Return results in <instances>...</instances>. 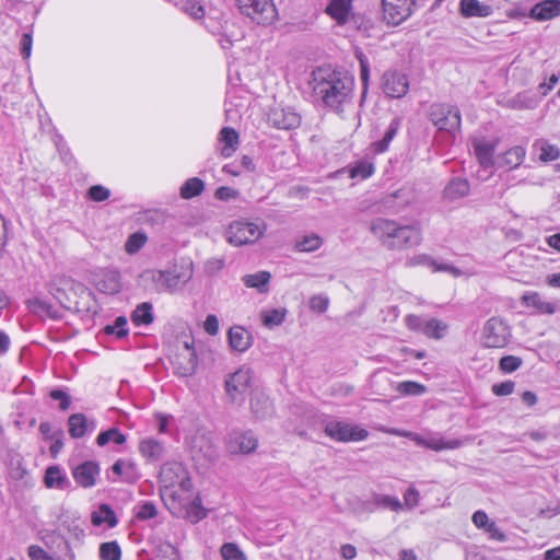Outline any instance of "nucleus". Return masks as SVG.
Instances as JSON below:
<instances>
[{
	"label": "nucleus",
	"mask_w": 560,
	"mask_h": 560,
	"mask_svg": "<svg viewBox=\"0 0 560 560\" xmlns=\"http://www.w3.org/2000/svg\"><path fill=\"white\" fill-rule=\"evenodd\" d=\"M69 434L73 439L82 438L88 431L95 429V422L89 421L83 413H73L68 419Z\"/></svg>",
	"instance_id": "5701e85b"
},
{
	"label": "nucleus",
	"mask_w": 560,
	"mask_h": 560,
	"mask_svg": "<svg viewBox=\"0 0 560 560\" xmlns=\"http://www.w3.org/2000/svg\"><path fill=\"white\" fill-rule=\"evenodd\" d=\"M272 409L270 399L259 392H255L250 398V410L258 419H262L270 415Z\"/></svg>",
	"instance_id": "cd10ccee"
},
{
	"label": "nucleus",
	"mask_w": 560,
	"mask_h": 560,
	"mask_svg": "<svg viewBox=\"0 0 560 560\" xmlns=\"http://www.w3.org/2000/svg\"><path fill=\"white\" fill-rule=\"evenodd\" d=\"M147 241L145 233H132L125 243V250L130 255L137 254L145 245Z\"/></svg>",
	"instance_id": "a19ab883"
},
{
	"label": "nucleus",
	"mask_w": 560,
	"mask_h": 560,
	"mask_svg": "<svg viewBox=\"0 0 560 560\" xmlns=\"http://www.w3.org/2000/svg\"><path fill=\"white\" fill-rule=\"evenodd\" d=\"M88 196L93 201H105L109 198L110 191L102 185H94L88 190Z\"/></svg>",
	"instance_id": "6e6d98bb"
},
{
	"label": "nucleus",
	"mask_w": 560,
	"mask_h": 560,
	"mask_svg": "<svg viewBox=\"0 0 560 560\" xmlns=\"http://www.w3.org/2000/svg\"><path fill=\"white\" fill-rule=\"evenodd\" d=\"M158 514V510L155 504L152 502H144L143 504L138 506L136 512V517L141 521H147L155 517Z\"/></svg>",
	"instance_id": "864d4df0"
},
{
	"label": "nucleus",
	"mask_w": 560,
	"mask_h": 560,
	"mask_svg": "<svg viewBox=\"0 0 560 560\" xmlns=\"http://www.w3.org/2000/svg\"><path fill=\"white\" fill-rule=\"evenodd\" d=\"M492 7L479 0H460L459 13L463 18H488L492 14Z\"/></svg>",
	"instance_id": "412c9836"
},
{
	"label": "nucleus",
	"mask_w": 560,
	"mask_h": 560,
	"mask_svg": "<svg viewBox=\"0 0 560 560\" xmlns=\"http://www.w3.org/2000/svg\"><path fill=\"white\" fill-rule=\"evenodd\" d=\"M252 371L248 368H241L225 380V392L234 404H242L245 393L250 386Z\"/></svg>",
	"instance_id": "6e6552de"
},
{
	"label": "nucleus",
	"mask_w": 560,
	"mask_h": 560,
	"mask_svg": "<svg viewBox=\"0 0 560 560\" xmlns=\"http://www.w3.org/2000/svg\"><path fill=\"white\" fill-rule=\"evenodd\" d=\"M482 343L487 348H503L511 338V329L501 317L489 318L482 328Z\"/></svg>",
	"instance_id": "20e7f679"
},
{
	"label": "nucleus",
	"mask_w": 560,
	"mask_h": 560,
	"mask_svg": "<svg viewBox=\"0 0 560 560\" xmlns=\"http://www.w3.org/2000/svg\"><path fill=\"white\" fill-rule=\"evenodd\" d=\"M428 116L439 132L453 139L459 136L462 116L456 106L446 103H434L430 106Z\"/></svg>",
	"instance_id": "7ed1b4c3"
},
{
	"label": "nucleus",
	"mask_w": 560,
	"mask_h": 560,
	"mask_svg": "<svg viewBox=\"0 0 560 560\" xmlns=\"http://www.w3.org/2000/svg\"><path fill=\"white\" fill-rule=\"evenodd\" d=\"M45 485L48 488L66 489L70 486V481L58 466H50L46 469Z\"/></svg>",
	"instance_id": "7c9ffc66"
},
{
	"label": "nucleus",
	"mask_w": 560,
	"mask_h": 560,
	"mask_svg": "<svg viewBox=\"0 0 560 560\" xmlns=\"http://www.w3.org/2000/svg\"><path fill=\"white\" fill-rule=\"evenodd\" d=\"M351 3L352 0H330L325 12L335 20L338 25H346L354 19Z\"/></svg>",
	"instance_id": "6ab92c4d"
},
{
	"label": "nucleus",
	"mask_w": 560,
	"mask_h": 560,
	"mask_svg": "<svg viewBox=\"0 0 560 560\" xmlns=\"http://www.w3.org/2000/svg\"><path fill=\"white\" fill-rule=\"evenodd\" d=\"M228 234L231 244L242 246L258 241L262 235V230L256 223L236 221L230 225Z\"/></svg>",
	"instance_id": "9b49d317"
},
{
	"label": "nucleus",
	"mask_w": 560,
	"mask_h": 560,
	"mask_svg": "<svg viewBox=\"0 0 560 560\" xmlns=\"http://www.w3.org/2000/svg\"><path fill=\"white\" fill-rule=\"evenodd\" d=\"M401 435L409 438L418 446L427 447L429 450L436 452L443 450H455L464 445V441L460 439L444 440L443 438L436 435L424 438L413 432H406L402 433Z\"/></svg>",
	"instance_id": "ddd939ff"
},
{
	"label": "nucleus",
	"mask_w": 560,
	"mask_h": 560,
	"mask_svg": "<svg viewBox=\"0 0 560 560\" xmlns=\"http://www.w3.org/2000/svg\"><path fill=\"white\" fill-rule=\"evenodd\" d=\"M470 191V184L466 178L454 177L445 186L443 195L448 200L466 197Z\"/></svg>",
	"instance_id": "393cba45"
},
{
	"label": "nucleus",
	"mask_w": 560,
	"mask_h": 560,
	"mask_svg": "<svg viewBox=\"0 0 560 560\" xmlns=\"http://www.w3.org/2000/svg\"><path fill=\"white\" fill-rule=\"evenodd\" d=\"M415 201V192L409 187L399 188L385 195L382 200V207L390 213H399Z\"/></svg>",
	"instance_id": "4468645a"
},
{
	"label": "nucleus",
	"mask_w": 560,
	"mask_h": 560,
	"mask_svg": "<svg viewBox=\"0 0 560 560\" xmlns=\"http://www.w3.org/2000/svg\"><path fill=\"white\" fill-rule=\"evenodd\" d=\"M94 283L100 292L116 294L121 289L120 273L117 270H102L96 276Z\"/></svg>",
	"instance_id": "aec40b11"
},
{
	"label": "nucleus",
	"mask_w": 560,
	"mask_h": 560,
	"mask_svg": "<svg viewBox=\"0 0 560 560\" xmlns=\"http://www.w3.org/2000/svg\"><path fill=\"white\" fill-rule=\"evenodd\" d=\"M139 451L149 460H159L164 454V446L154 439H144L139 444Z\"/></svg>",
	"instance_id": "2f4dec72"
},
{
	"label": "nucleus",
	"mask_w": 560,
	"mask_h": 560,
	"mask_svg": "<svg viewBox=\"0 0 560 560\" xmlns=\"http://www.w3.org/2000/svg\"><path fill=\"white\" fill-rule=\"evenodd\" d=\"M121 549L117 541L103 542L100 546L101 560H120Z\"/></svg>",
	"instance_id": "79ce46f5"
},
{
	"label": "nucleus",
	"mask_w": 560,
	"mask_h": 560,
	"mask_svg": "<svg viewBox=\"0 0 560 560\" xmlns=\"http://www.w3.org/2000/svg\"><path fill=\"white\" fill-rule=\"evenodd\" d=\"M152 304L143 302L139 304L131 314V320L135 325H149L153 322Z\"/></svg>",
	"instance_id": "f704fd0d"
},
{
	"label": "nucleus",
	"mask_w": 560,
	"mask_h": 560,
	"mask_svg": "<svg viewBox=\"0 0 560 560\" xmlns=\"http://www.w3.org/2000/svg\"><path fill=\"white\" fill-rule=\"evenodd\" d=\"M374 172V166L368 161H359L354 166L350 168L351 178L365 179L370 177Z\"/></svg>",
	"instance_id": "de8ad7c7"
},
{
	"label": "nucleus",
	"mask_w": 560,
	"mask_h": 560,
	"mask_svg": "<svg viewBox=\"0 0 560 560\" xmlns=\"http://www.w3.org/2000/svg\"><path fill=\"white\" fill-rule=\"evenodd\" d=\"M425 319L418 315L409 314L405 317L406 326L413 331L422 332Z\"/></svg>",
	"instance_id": "052dcab7"
},
{
	"label": "nucleus",
	"mask_w": 560,
	"mask_h": 560,
	"mask_svg": "<svg viewBox=\"0 0 560 560\" xmlns=\"http://www.w3.org/2000/svg\"><path fill=\"white\" fill-rule=\"evenodd\" d=\"M508 106L513 109H529L536 106V101L525 93H518L508 100Z\"/></svg>",
	"instance_id": "c03bdc74"
},
{
	"label": "nucleus",
	"mask_w": 560,
	"mask_h": 560,
	"mask_svg": "<svg viewBox=\"0 0 560 560\" xmlns=\"http://www.w3.org/2000/svg\"><path fill=\"white\" fill-rule=\"evenodd\" d=\"M141 279L144 283L150 284V289L158 292H167L165 284V277L163 270H145L141 273Z\"/></svg>",
	"instance_id": "473e14b6"
},
{
	"label": "nucleus",
	"mask_w": 560,
	"mask_h": 560,
	"mask_svg": "<svg viewBox=\"0 0 560 560\" xmlns=\"http://www.w3.org/2000/svg\"><path fill=\"white\" fill-rule=\"evenodd\" d=\"M270 279L271 275L268 271H258L242 277V281L247 288L256 289L259 293L268 292Z\"/></svg>",
	"instance_id": "bb28decb"
},
{
	"label": "nucleus",
	"mask_w": 560,
	"mask_h": 560,
	"mask_svg": "<svg viewBox=\"0 0 560 560\" xmlns=\"http://www.w3.org/2000/svg\"><path fill=\"white\" fill-rule=\"evenodd\" d=\"M374 502L378 506L389 509L395 512L402 510V503L395 497L376 494L374 497Z\"/></svg>",
	"instance_id": "09e8293b"
},
{
	"label": "nucleus",
	"mask_w": 560,
	"mask_h": 560,
	"mask_svg": "<svg viewBox=\"0 0 560 560\" xmlns=\"http://www.w3.org/2000/svg\"><path fill=\"white\" fill-rule=\"evenodd\" d=\"M242 13L246 14L257 24H267L271 22L276 14V9L271 0H237Z\"/></svg>",
	"instance_id": "9d476101"
},
{
	"label": "nucleus",
	"mask_w": 560,
	"mask_h": 560,
	"mask_svg": "<svg viewBox=\"0 0 560 560\" xmlns=\"http://www.w3.org/2000/svg\"><path fill=\"white\" fill-rule=\"evenodd\" d=\"M33 36L32 32L24 33L20 40L21 55L24 59H28L32 52Z\"/></svg>",
	"instance_id": "bf43d9fd"
},
{
	"label": "nucleus",
	"mask_w": 560,
	"mask_h": 560,
	"mask_svg": "<svg viewBox=\"0 0 560 560\" xmlns=\"http://www.w3.org/2000/svg\"><path fill=\"white\" fill-rule=\"evenodd\" d=\"M160 551L164 556L156 555L152 560H178L177 550L171 544H165L160 547Z\"/></svg>",
	"instance_id": "680f3d73"
},
{
	"label": "nucleus",
	"mask_w": 560,
	"mask_h": 560,
	"mask_svg": "<svg viewBox=\"0 0 560 560\" xmlns=\"http://www.w3.org/2000/svg\"><path fill=\"white\" fill-rule=\"evenodd\" d=\"M51 284H54L55 287H58L60 290H63L68 293V291H71L77 283L70 277L60 276V277H56L51 281Z\"/></svg>",
	"instance_id": "338daca9"
},
{
	"label": "nucleus",
	"mask_w": 560,
	"mask_h": 560,
	"mask_svg": "<svg viewBox=\"0 0 560 560\" xmlns=\"http://www.w3.org/2000/svg\"><path fill=\"white\" fill-rule=\"evenodd\" d=\"M203 329L210 336H215L219 332V319L215 315L210 314L203 323Z\"/></svg>",
	"instance_id": "774afa93"
},
{
	"label": "nucleus",
	"mask_w": 560,
	"mask_h": 560,
	"mask_svg": "<svg viewBox=\"0 0 560 560\" xmlns=\"http://www.w3.org/2000/svg\"><path fill=\"white\" fill-rule=\"evenodd\" d=\"M396 389L399 394L405 396H420L427 390L424 385L413 381L400 382L398 383Z\"/></svg>",
	"instance_id": "37998d69"
},
{
	"label": "nucleus",
	"mask_w": 560,
	"mask_h": 560,
	"mask_svg": "<svg viewBox=\"0 0 560 560\" xmlns=\"http://www.w3.org/2000/svg\"><path fill=\"white\" fill-rule=\"evenodd\" d=\"M174 372L183 377L190 376L195 373L198 360L195 349L185 342L184 350L177 353L172 360Z\"/></svg>",
	"instance_id": "dca6fc26"
},
{
	"label": "nucleus",
	"mask_w": 560,
	"mask_h": 560,
	"mask_svg": "<svg viewBox=\"0 0 560 560\" xmlns=\"http://www.w3.org/2000/svg\"><path fill=\"white\" fill-rule=\"evenodd\" d=\"M515 384L512 381H505L492 386V392L497 396H506L513 393Z\"/></svg>",
	"instance_id": "0e129e2a"
},
{
	"label": "nucleus",
	"mask_w": 560,
	"mask_h": 560,
	"mask_svg": "<svg viewBox=\"0 0 560 560\" xmlns=\"http://www.w3.org/2000/svg\"><path fill=\"white\" fill-rule=\"evenodd\" d=\"M98 475L100 466L93 460L83 462L72 470L73 479L83 488H92L95 486Z\"/></svg>",
	"instance_id": "a211bd4d"
},
{
	"label": "nucleus",
	"mask_w": 560,
	"mask_h": 560,
	"mask_svg": "<svg viewBox=\"0 0 560 560\" xmlns=\"http://www.w3.org/2000/svg\"><path fill=\"white\" fill-rule=\"evenodd\" d=\"M384 20L388 25H399L406 21L416 8L415 0H382Z\"/></svg>",
	"instance_id": "1a4fd4ad"
},
{
	"label": "nucleus",
	"mask_w": 560,
	"mask_h": 560,
	"mask_svg": "<svg viewBox=\"0 0 560 560\" xmlns=\"http://www.w3.org/2000/svg\"><path fill=\"white\" fill-rule=\"evenodd\" d=\"M176 7L195 20H201L205 16V9L197 0H178Z\"/></svg>",
	"instance_id": "c9c22d12"
},
{
	"label": "nucleus",
	"mask_w": 560,
	"mask_h": 560,
	"mask_svg": "<svg viewBox=\"0 0 560 560\" xmlns=\"http://www.w3.org/2000/svg\"><path fill=\"white\" fill-rule=\"evenodd\" d=\"M329 299L324 294L313 295L310 299V308L313 312L325 313L328 308Z\"/></svg>",
	"instance_id": "4d7b16f0"
},
{
	"label": "nucleus",
	"mask_w": 560,
	"mask_h": 560,
	"mask_svg": "<svg viewBox=\"0 0 560 560\" xmlns=\"http://www.w3.org/2000/svg\"><path fill=\"white\" fill-rule=\"evenodd\" d=\"M165 277V287L168 293L182 289L192 277V264L182 260L174 264L171 268L163 270Z\"/></svg>",
	"instance_id": "f8f14e48"
},
{
	"label": "nucleus",
	"mask_w": 560,
	"mask_h": 560,
	"mask_svg": "<svg viewBox=\"0 0 560 560\" xmlns=\"http://www.w3.org/2000/svg\"><path fill=\"white\" fill-rule=\"evenodd\" d=\"M447 328L448 326L444 322L436 318H431L425 320L422 334L428 338L439 340L445 336Z\"/></svg>",
	"instance_id": "72a5a7b5"
},
{
	"label": "nucleus",
	"mask_w": 560,
	"mask_h": 560,
	"mask_svg": "<svg viewBox=\"0 0 560 560\" xmlns=\"http://www.w3.org/2000/svg\"><path fill=\"white\" fill-rule=\"evenodd\" d=\"M27 305L33 313L38 315H47L52 319H58L60 317L58 311L52 310V306L49 303L40 299L35 298L33 300H28Z\"/></svg>",
	"instance_id": "4c0bfd02"
},
{
	"label": "nucleus",
	"mask_w": 560,
	"mask_h": 560,
	"mask_svg": "<svg viewBox=\"0 0 560 560\" xmlns=\"http://www.w3.org/2000/svg\"><path fill=\"white\" fill-rule=\"evenodd\" d=\"M109 441L121 445L126 442V435L122 434L119 429L110 428L97 435L96 443L98 446H105Z\"/></svg>",
	"instance_id": "58836bf2"
},
{
	"label": "nucleus",
	"mask_w": 560,
	"mask_h": 560,
	"mask_svg": "<svg viewBox=\"0 0 560 560\" xmlns=\"http://www.w3.org/2000/svg\"><path fill=\"white\" fill-rule=\"evenodd\" d=\"M371 233L389 250H406L422 242V230L418 222L400 224L395 220L376 218L370 223Z\"/></svg>",
	"instance_id": "f03ea898"
},
{
	"label": "nucleus",
	"mask_w": 560,
	"mask_h": 560,
	"mask_svg": "<svg viewBox=\"0 0 560 560\" xmlns=\"http://www.w3.org/2000/svg\"><path fill=\"white\" fill-rule=\"evenodd\" d=\"M268 122L283 130L295 129L301 124V117L291 108H273L268 115Z\"/></svg>",
	"instance_id": "f3484780"
},
{
	"label": "nucleus",
	"mask_w": 560,
	"mask_h": 560,
	"mask_svg": "<svg viewBox=\"0 0 560 560\" xmlns=\"http://www.w3.org/2000/svg\"><path fill=\"white\" fill-rule=\"evenodd\" d=\"M224 265H225L224 258H218V257L210 258L205 264V272L208 276H214L220 270L223 269Z\"/></svg>",
	"instance_id": "13d9d810"
},
{
	"label": "nucleus",
	"mask_w": 560,
	"mask_h": 560,
	"mask_svg": "<svg viewBox=\"0 0 560 560\" xmlns=\"http://www.w3.org/2000/svg\"><path fill=\"white\" fill-rule=\"evenodd\" d=\"M560 15V0H544L530 10V16L537 21H547Z\"/></svg>",
	"instance_id": "4be33fe9"
},
{
	"label": "nucleus",
	"mask_w": 560,
	"mask_h": 560,
	"mask_svg": "<svg viewBox=\"0 0 560 560\" xmlns=\"http://www.w3.org/2000/svg\"><path fill=\"white\" fill-rule=\"evenodd\" d=\"M313 91L325 106L340 114L351 103L353 80L342 72L318 68L313 72Z\"/></svg>",
	"instance_id": "f257e3e1"
},
{
	"label": "nucleus",
	"mask_w": 560,
	"mask_h": 560,
	"mask_svg": "<svg viewBox=\"0 0 560 560\" xmlns=\"http://www.w3.org/2000/svg\"><path fill=\"white\" fill-rule=\"evenodd\" d=\"M287 311L284 308H273L261 313V319L266 327H273L281 325L285 319Z\"/></svg>",
	"instance_id": "ea45409f"
},
{
	"label": "nucleus",
	"mask_w": 560,
	"mask_h": 560,
	"mask_svg": "<svg viewBox=\"0 0 560 560\" xmlns=\"http://www.w3.org/2000/svg\"><path fill=\"white\" fill-rule=\"evenodd\" d=\"M324 432L337 442L362 441L368 436V431L349 422L330 420L324 425Z\"/></svg>",
	"instance_id": "423d86ee"
},
{
	"label": "nucleus",
	"mask_w": 560,
	"mask_h": 560,
	"mask_svg": "<svg viewBox=\"0 0 560 560\" xmlns=\"http://www.w3.org/2000/svg\"><path fill=\"white\" fill-rule=\"evenodd\" d=\"M28 557L31 560H55L42 547L32 545L28 547Z\"/></svg>",
	"instance_id": "69168bd1"
},
{
	"label": "nucleus",
	"mask_w": 560,
	"mask_h": 560,
	"mask_svg": "<svg viewBox=\"0 0 560 560\" xmlns=\"http://www.w3.org/2000/svg\"><path fill=\"white\" fill-rule=\"evenodd\" d=\"M199 443V445H196V447H198V451L203 454L205 458L208 462H214L218 457V452L213 444L206 439H201Z\"/></svg>",
	"instance_id": "5fc2aeb1"
},
{
	"label": "nucleus",
	"mask_w": 560,
	"mask_h": 560,
	"mask_svg": "<svg viewBox=\"0 0 560 560\" xmlns=\"http://www.w3.org/2000/svg\"><path fill=\"white\" fill-rule=\"evenodd\" d=\"M522 363L523 361L518 357L505 355L501 358L499 366L503 372L511 373L516 371L522 365Z\"/></svg>",
	"instance_id": "603ef678"
},
{
	"label": "nucleus",
	"mask_w": 560,
	"mask_h": 560,
	"mask_svg": "<svg viewBox=\"0 0 560 560\" xmlns=\"http://www.w3.org/2000/svg\"><path fill=\"white\" fill-rule=\"evenodd\" d=\"M105 332L108 335L115 334L117 338H124L128 334L127 329V319L124 316H118L113 325H107L104 328Z\"/></svg>",
	"instance_id": "8fccbe9b"
},
{
	"label": "nucleus",
	"mask_w": 560,
	"mask_h": 560,
	"mask_svg": "<svg viewBox=\"0 0 560 560\" xmlns=\"http://www.w3.org/2000/svg\"><path fill=\"white\" fill-rule=\"evenodd\" d=\"M323 244V240L317 234H311L304 236L296 243V248L300 252H314L318 249Z\"/></svg>",
	"instance_id": "49530a36"
},
{
	"label": "nucleus",
	"mask_w": 560,
	"mask_h": 560,
	"mask_svg": "<svg viewBox=\"0 0 560 560\" xmlns=\"http://www.w3.org/2000/svg\"><path fill=\"white\" fill-rule=\"evenodd\" d=\"M205 189L203 182L198 177L187 179L180 187V197L191 199L199 196Z\"/></svg>",
	"instance_id": "e433bc0d"
},
{
	"label": "nucleus",
	"mask_w": 560,
	"mask_h": 560,
	"mask_svg": "<svg viewBox=\"0 0 560 560\" xmlns=\"http://www.w3.org/2000/svg\"><path fill=\"white\" fill-rule=\"evenodd\" d=\"M223 560H246L245 553L234 542H225L220 549Z\"/></svg>",
	"instance_id": "a18cd8bd"
},
{
	"label": "nucleus",
	"mask_w": 560,
	"mask_h": 560,
	"mask_svg": "<svg viewBox=\"0 0 560 560\" xmlns=\"http://www.w3.org/2000/svg\"><path fill=\"white\" fill-rule=\"evenodd\" d=\"M522 303L527 307H534L538 313L541 314H553L556 312V305L551 302L542 300L538 292H526L522 296Z\"/></svg>",
	"instance_id": "a878e982"
},
{
	"label": "nucleus",
	"mask_w": 560,
	"mask_h": 560,
	"mask_svg": "<svg viewBox=\"0 0 560 560\" xmlns=\"http://www.w3.org/2000/svg\"><path fill=\"white\" fill-rule=\"evenodd\" d=\"M112 471L129 483H133L139 479L136 465L124 459L116 460L112 466Z\"/></svg>",
	"instance_id": "c85d7f7f"
},
{
	"label": "nucleus",
	"mask_w": 560,
	"mask_h": 560,
	"mask_svg": "<svg viewBox=\"0 0 560 560\" xmlns=\"http://www.w3.org/2000/svg\"><path fill=\"white\" fill-rule=\"evenodd\" d=\"M91 522L94 526L106 524L109 528L117 525V517L113 509L107 504H102L91 515Z\"/></svg>",
	"instance_id": "c756f323"
},
{
	"label": "nucleus",
	"mask_w": 560,
	"mask_h": 560,
	"mask_svg": "<svg viewBox=\"0 0 560 560\" xmlns=\"http://www.w3.org/2000/svg\"><path fill=\"white\" fill-rule=\"evenodd\" d=\"M225 446L230 454L247 455L256 451L258 439L250 430H233L225 438Z\"/></svg>",
	"instance_id": "0eeeda50"
},
{
	"label": "nucleus",
	"mask_w": 560,
	"mask_h": 560,
	"mask_svg": "<svg viewBox=\"0 0 560 560\" xmlns=\"http://www.w3.org/2000/svg\"><path fill=\"white\" fill-rule=\"evenodd\" d=\"M559 155H560V151L557 147L550 145V144L541 147V152H540L541 161H545V162L553 161V160H557L559 158Z\"/></svg>",
	"instance_id": "e2e57ef3"
},
{
	"label": "nucleus",
	"mask_w": 560,
	"mask_h": 560,
	"mask_svg": "<svg viewBox=\"0 0 560 560\" xmlns=\"http://www.w3.org/2000/svg\"><path fill=\"white\" fill-rule=\"evenodd\" d=\"M384 93L393 98L402 97L409 89L407 75L398 71H386L382 77Z\"/></svg>",
	"instance_id": "2eb2a0df"
},
{
	"label": "nucleus",
	"mask_w": 560,
	"mask_h": 560,
	"mask_svg": "<svg viewBox=\"0 0 560 560\" xmlns=\"http://www.w3.org/2000/svg\"><path fill=\"white\" fill-rule=\"evenodd\" d=\"M160 483L165 489H172L175 486L187 492L191 489V480L186 468L178 462H167L160 470Z\"/></svg>",
	"instance_id": "39448f33"
},
{
	"label": "nucleus",
	"mask_w": 560,
	"mask_h": 560,
	"mask_svg": "<svg viewBox=\"0 0 560 560\" xmlns=\"http://www.w3.org/2000/svg\"><path fill=\"white\" fill-rule=\"evenodd\" d=\"M475 152L481 164L487 165L491 162L493 147L489 142H474Z\"/></svg>",
	"instance_id": "3c124183"
},
{
	"label": "nucleus",
	"mask_w": 560,
	"mask_h": 560,
	"mask_svg": "<svg viewBox=\"0 0 560 560\" xmlns=\"http://www.w3.org/2000/svg\"><path fill=\"white\" fill-rule=\"evenodd\" d=\"M228 337L231 348L238 352H244L252 346V335L241 326L230 328Z\"/></svg>",
	"instance_id": "b1692460"
}]
</instances>
